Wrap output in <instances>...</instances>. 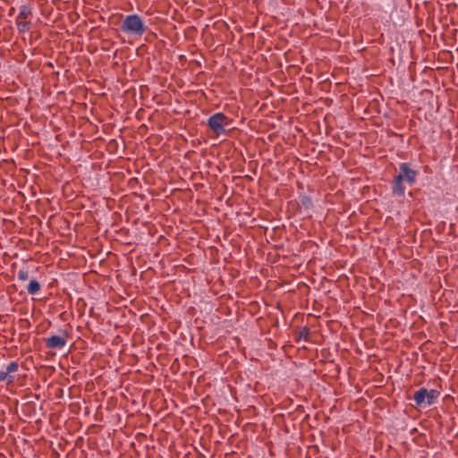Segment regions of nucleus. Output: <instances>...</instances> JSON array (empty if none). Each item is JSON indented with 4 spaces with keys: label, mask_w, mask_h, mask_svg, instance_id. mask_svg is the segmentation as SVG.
<instances>
[{
    "label": "nucleus",
    "mask_w": 458,
    "mask_h": 458,
    "mask_svg": "<svg viewBox=\"0 0 458 458\" xmlns=\"http://www.w3.org/2000/svg\"><path fill=\"white\" fill-rule=\"evenodd\" d=\"M31 14V10L27 5H21L18 16L16 17V24L19 31L25 32L29 30V22L26 19Z\"/></svg>",
    "instance_id": "nucleus-6"
},
{
    "label": "nucleus",
    "mask_w": 458,
    "mask_h": 458,
    "mask_svg": "<svg viewBox=\"0 0 458 458\" xmlns=\"http://www.w3.org/2000/svg\"><path fill=\"white\" fill-rule=\"evenodd\" d=\"M418 172L411 169L407 163L399 165V174L394 176L392 182V192L398 197H403L405 193L404 183L413 185L416 182Z\"/></svg>",
    "instance_id": "nucleus-1"
},
{
    "label": "nucleus",
    "mask_w": 458,
    "mask_h": 458,
    "mask_svg": "<svg viewBox=\"0 0 458 458\" xmlns=\"http://www.w3.org/2000/svg\"><path fill=\"white\" fill-rule=\"evenodd\" d=\"M19 369V364L16 361L10 362L4 370H0V383L5 382L7 385L13 384L15 380L14 373Z\"/></svg>",
    "instance_id": "nucleus-5"
},
{
    "label": "nucleus",
    "mask_w": 458,
    "mask_h": 458,
    "mask_svg": "<svg viewBox=\"0 0 458 458\" xmlns=\"http://www.w3.org/2000/svg\"><path fill=\"white\" fill-rule=\"evenodd\" d=\"M40 288L41 287H40L39 283L37 280L33 279L30 282L29 285L27 287V290L30 294L34 295V294H38L39 293Z\"/></svg>",
    "instance_id": "nucleus-8"
},
{
    "label": "nucleus",
    "mask_w": 458,
    "mask_h": 458,
    "mask_svg": "<svg viewBox=\"0 0 458 458\" xmlns=\"http://www.w3.org/2000/svg\"><path fill=\"white\" fill-rule=\"evenodd\" d=\"M438 395L439 393L437 390H428L421 387L414 393L413 400L418 406H421L424 403L431 405L437 401Z\"/></svg>",
    "instance_id": "nucleus-4"
},
{
    "label": "nucleus",
    "mask_w": 458,
    "mask_h": 458,
    "mask_svg": "<svg viewBox=\"0 0 458 458\" xmlns=\"http://www.w3.org/2000/svg\"><path fill=\"white\" fill-rule=\"evenodd\" d=\"M120 28L125 34L135 37H141L147 30L141 17L138 14L125 16Z\"/></svg>",
    "instance_id": "nucleus-2"
},
{
    "label": "nucleus",
    "mask_w": 458,
    "mask_h": 458,
    "mask_svg": "<svg viewBox=\"0 0 458 458\" xmlns=\"http://www.w3.org/2000/svg\"><path fill=\"white\" fill-rule=\"evenodd\" d=\"M46 345L51 349H62L66 344V339L61 335H52L45 339Z\"/></svg>",
    "instance_id": "nucleus-7"
},
{
    "label": "nucleus",
    "mask_w": 458,
    "mask_h": 458,
    "mask_svg": "<svg viewBox=\"0 0 458 458\" xmlns=\"http://www.w3.org/2000/svg\"><path fill=\"white\" fill-rule=\"evenodd\" d=\"M231 123L230 118L219 112L212 114L208 119L207 124L216 135H221L226 132V129L231 125Z\"/></svg>",
    "instance_id": "nucleus-3"
},
{
    "label": "nucleus",
    "mask_w": 458,
    "mask_h": 458,
    "mask_svg": "<svg viewBox=\"0 0 458 458\" xmlns=\"http://www.w3.org/2000/svg\"><path fill=\"white\" fill-rule=\"evenodd\" d=\"M17 276H18V279L21 280V281H26L29 279L30 277V274H29V271L25 268H21L18 271V274H17Z\"/></svg>",
    "instance_id": "nucleus-9"
}]
</instances>
